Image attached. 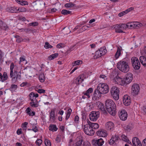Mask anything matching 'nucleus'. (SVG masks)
<instances>
[{"label":"nucleus","instance_id":"0eeeda50","mask_svg":"<svg viewBox=\"0 0 146 146\" xmlns=\"http://www.w3.org/2000/svg\"><path fill=\"white\" fill-rule=\"evenodd\" d=\"M133 74L130 73H129L126 75L124 78L123 79L122 84L123 85H127L130 83L133 79Z\"/></svg>","mask_w":146,"mask_h":146},{"label":"nucleus","instance_id":"4be33fe9","mask_svg":"<svg viewBox=\"0 0 146 146\" xmlns=\"http://www.w3.org/2000/svg\"><path fill=\"white\" fill-rule=\"evenodd\" d=\"M132 142L133 146H136V145L138 143L139 144L141 142L138 138L134 137L133 138L132 140Z\"/></svg>","mask_w":146,"mask_h":146},{"label":"nucleus","instance_id":"79ce46f5","mask_svg":"<svg viewBox=\"0 0 146 146\" xmlns=\"http://www.w3.org/2000/svg\"><path fill=\"white\" fill-rule=\"evenodd\" d=\"M134 25H135V28L137 27H140L143 26L142 24L138 22H134Z\"/></svg>","mask_w":146,"mask_h":146},{"label":"nucleus","instance_id":"2eb2a0df","mask_svg":"<svg viewBox=\"0 0 146 146\" xmlns=\"http://www.w3.org/2000/svg\"><path fill=\"white\" fill-rule=\"evenodd\" d=\"M98 135L100 137H105L107 135V131L103 129H101L96 132Z\"/></svg>","mask_w":146,"mask_h":146},{"label":"nucleus","instance_id":"1a4fd4ad","mask_svg":"<svg viewBox=\"0 0 146 146\" xmlns=\"http://www.w3.org/2000/svg\"><path fill=\"white\" fill-rule=\"evenodd\" d=\"M99 117V112L98 111H92L89 115L90 120L93 121H96Z\"/></svg>","mask_w":146,"mask_h":146},{"label":"nucleus","instance_id":"6e6d98bb","mask_svg":"<svg viewBox=\"0 0 146 146\" xmlns=\"http://www.w3.org/2000/svg\"><path fill=\"white\" fill-rule=\"evenodd\" d=\"M120 24V29L122 30H124L126 29L127 28V25L126 24Z\"/></svg>","mask_w":146,"mask_h":146},{"label":"nucleus","instance_id":"de8ad7c7","mask_svg":"<svg viewBox=\"0 0 146 146\" xmlns=\"http://www.w3.org/2000/svg\"><path fill=\"white\" fill-rule=\"evenodd\" d=\"M28 123L27 122H25L23 123L21 127L23 128V130L25 131H26V128H27V125H28Z\"/></svg>","mask_w":146,"mask_h":146},{"label":"nucleus","instance_id":"c85d7f7f","mask_svg":"<svg viewBox=\"0 0 146 146\" xmlns=\"http://www.w3.org/2000/svg\"><path fill=\"white\" fill-rule=\"evenodd\" d=\"M121 49L120 48L118 47L117 48V50L116 52L115 55V57L116 59H117L121 55Z\"/></svg>","mask_w":146,"mask_h":146},{"label":"nucleus","instance_id":"f8f14e48","mask_svg":"<svg viewBox=\"0 0 146 146\" xmlns=\"http://www.w3.org/2000/svg\"><path fill=\"white\" fill-rule=\"evenodd\" d=\"M119 116L121 120L125 121L127 118V113L125 110H122L119 113Z\"/></svg>","mask_w":146,"mask_h":146},{"label":"nucleus","instance_id":"412c9836","mask_svg":"<svg viewBox=\"0 0 146 146\" xmlns=\"http://www.w3.org/2000/svg\"><path fill=\"white\" fill-rule=\"evenodd\" d=\"M88 124L90 125L92 129H96L98 128L99 125L98 124L96 123H92L90 121L88 122Z\"/></svg>","mask_w":146,"mask_h":146},{"label":"nucleus","instance_id":"6ab92c4d","mask_svg":"<svg viewBox=\"0 0 146 146\" xmlns=\"http://www.w3.org/2000/svg\"><path fill=\"white\" fill-rule=\"evenodd\" d=\"M139 59L141 63L146 68V57L143 56H141Z\"/></svg>","mask_w":146,"mask_h":146},{"label":"nucleus","instance_id":"cd10ccee","mask_svg":"<svg viewBox=\"0 0 146 146\" xmlns=\"http://www.w3.org/2000/svg\"><path fill=\"white\" fill-rule=\"evenodd\" d=\"M93 91V89L92 88H90L86 92H84V95L87 96L88 98H90V96L89 94L92 92Z\"/></svg>","mask_w":146,"mask_h":146},{"label":"nucleus","instance_id":"ea45409f","mask_svg":"<svg viewBox=\"0 0 146 146\" xmlns=\"http://www.w3.org/2000/svg\"><path fill=\"white\" fill-rule=\"evenodd\" d=\"M134 22L133 23H128L126 24L127 25V28L132 29L135 28V25H134Z\"/></svg>","mask_w":146,"mask_h":146},{"label":"nucleus","instance_id":"8fccbe9b","mask_svg":"<svg viewBox=\"0 0 146 146\" xmlns=\"http://www.w3.org/2000/svg\"><path fill=\"white\" fill-rule=\"evenodd\" d=\"M100 106H99L98 108L100 109L101 110L103 111L104 112H106V110L105 108L104 107V105L102 103V105H101Z\"/></svg>","mask_w":146,"mask_h":146},{"label":"nucleus","instance_id":"052dcab7","mask_svg":"<svg viewBox=\"0 0 146 146\" xmlns=\"http://www.w3.org/2000/svg\"><path fill=\"white\" fill-rule=\"evenodd\" d=\"M126 14H127V13L126 12V11H123L119 13L118 14V15L119 16L121 17L123 15Z\"/></svg>","mask_w":146,"mask_h":146},{"label":"nucleus","instance_id":"f3484780","mask_svg":"<svg viewBox=\"0 0 146 146\" xmlns=\"http://www.w3.org/2000/svg\"><path fill=\"white\" fill-rule=\"evenodd\" d=\"M106 128L108 130H113L114 128V125L111 121H109L106 124Z\"/></svg>","mask_w":146,"mask_h":146},{"label":"nucleus","instance_id":"bf43d9fd","mask_svg":"<svg viewBox=\"0 0 146 146\" xmlns=\"http://www.w3.org/2000/svg\"><path fill=\"white\" fill-rule=\"evenodd\" d=\"M76 83L78 84H80V83H81L82 81H83V79L80 80L79 79V78H76Z\"/></svg>","mask_w":146,"mask_h":146},{"label":"nucleus","instance_id":"bb28decb","mask_svg":"<svg viewBox=\"0 0 146 146\" xmlns=\"http://www.w3.org/2000/svg\"><path fill=\"white\" fill-rule=\"evenodd\" d=\"M118 76V73L116 71H113L112 72L110 76V78L113 80Z\"/></svg>","mask_w":146,"mask_h":146},{"label":"nucleus","instance_id":"13d9d810","mask_svg":"<svg viewBox=\"0 0 146 146\" xmlns=\"http://www.w3.org/2000/svg\"><path fill=\"white\" fill-rule=\"evenodd\" d=\"M75 46V45L71 47L69 49L67 50V53H70L71 51H72L74 49V47Z\"/></svg>","mask_w":146,"mask_h":146},{"label":"nucleus","instance_id":"c9c22d12","mask_svg":"<svg viewBox=\"0 0 146 146\" xmlns=\"http://www.w3.org/2000/svg\"><path fill=\"white\" fill-rule=\"evenodd\" d=\"M111 139L113 140V141L115 142V144L118 141L119 137L118 136L115 135L114 136H112Z\"/></svg>","mask_w":146,"mask_h":146},{"label":"nucleus","instance_id":"3c124183","mask_svg":"<svg viewBox=\"0 0 146 146\" xmlns=\"http://www.w3.org/2000/svg\"><path fill=\"white\" fill-rule=\"evenodd\" d=\"M44 142L46 146H51V143L49 140L45 139Z\"/></svg>","mask_w":146,"mask_h":146},{"label":"nucleus","instance_id":"aec40b11","mask_svg":"<svg viewBox=\"0 0 146 146\" xmlns=\"http://www.w3.org/2000/svg\"><path fill=\"white\" fill-rule=\"evenodd\" d=\"M6 11L9 12L11 13H17V8H15L14 7H9L6 9Z\"/></svg>","mask_w":146,"mask_h":146},{"label":"nucleus","instance_id":"a878e982","mask_svg":"<svg viewBox=\"0 0 146 146\" xmlns=\"http://www.w3.org/2000/svg\"><path fill=\"white\" fill-rule=\"evenodd\" d=\"M49 130L53 132L56 131L58 129L56 125L53 124L50 125L49 127Z\"/></svg>","mask_w":146,"mask_h":146},{"label":"nucleus","instance_id":"338daca9","mask_svg":"<svg viewBox=\"0 0 146 146\" xmlns=\"http://www.w3.org/2000/svg\"><path fill=\"white\" fill-rule=\"evenodd\" d=\"M56 141L57 143H58L60 141V136L58 135L57 136L56 139Z\"/></svg>","mask_w":146,"mask_h":146},{"label":"nucleus","instance_id":"f03ea898","mask_svg":"<svg viewBox=\"0 0 146 146\" xmlns=\"http://www.w3.org/2000/svg\"><path fill=\"white\" fill-rule=\"evenodd\" d=\"M105 106L107 111L111 115L113 116L115 115L116 113V105L112 100L110 99L106 100Z\"/></svg>","mask_w":146,"mask_h":146},{"label":"nucleus","instance_id":"423d86ee","mask_svg":"<svg viewBox=\"0 0 146 146\" xmlns=\"http://www.w3.org/2000/svg\"><path fill=\"white\" fill-rule=\"evenodd\" d=\"M132 66L135 70H138L140 67V64L138 59L136 57H133L131 58Z\"/></svg>","mask_w":146,"mask_h":146},{"label":"nucleus","instance_id":"9b49d317","mask_svg":"<svg viewBox=\"0 0 146 146\" xmlns=\"http://www.w3.org/2000/svg\"><path fill=\"white\" fill-rule=\"evenodd\" d=\"M104 143V141L102 138L92 140V143L94 146H102Z\"/></svg>","mask_w":146,"mask_h":146},{"label":"nucleus","instance_id":"774afa93","mask_svg":"<svg viewBox=\"0 0 146 146\" xmlns=\"http://www.w3.org/2000/svg\"><path fill=\"white\" fill-rule=\"evenodd\" d=\"M37 92L38 93L40 94L44 93L45 92V90L42 89H39L38 90Z\"/></svg>","mask_w":146,"mask_h":146},{"label":"nucleus","instance_id":"680f3d73","mask_svg":"<svg viewBox=\"0 0 146 146\" xmlns=\"http://www.w3.org/2000/svg\"><path fill=\"white\" fill-rule=\"evenodd\" d=\"M115 32L117 33H123V31L122 30V29H117V28L115 29Z\"/></svg>","mask_w":146,"mask_h":146},{"label":"nucleus","instance_id":"393cba45","mask_svg":"<svg viewBox=\"0 0 146 146\" xmlns=\"http://www.w3.org/2000/svg\"><path fill=\"white\" fill-rule=\"evenodd\" d=\"M99 50L100 51V54L102 56L105 55L107 52L106 48L105 46L101 48Z\"/></svg>","mask_w":146,"mask_h":146},{"label":"nucleus","instance_id":"dca6fc26","mask_svg":"<svg viewBox=\"0 0 146 146\" xmlns=\"http://www.w3.org/2000/svg\"><path fill=\"white\" fill-rule=\"evenodd\" d=\"M9 29V27L7 25L2 21L0 20V29L7 31Z\"/></svg>","mask_w":146,"mask_h":146},{"label":"nucleus","instance_id":"a19ab883","mask_svg":"<svg viewBox=\"0 0 146 146\" xmlns=\"http://www.w3.org/2000/svg\"><path fill=\"white\" fill-rule=\"evenodd\" d=\"M72 110L71 109H68L67 110L66 119L67 120L69 117Z\"/></svg>","mask_w":146,"mask_h":146},{"label":"nucleus","instance_id":"a211bd4d","mask_svg":"<svg viewBox=\"0 0 146 146\" xmlns=\"http://www.w3.org/2000/svg\"><path fill=\"white\" fill-rule=\"evenodd\" d=\"M76 146H81L82 144L83 138L82 137L80 136L76 138Z\"/></svg>","mask_w":146,"mask_h":146},{"label":"nucleus","instance_id":"f704fd0d","mask_svg":"<svg viewBox=\"0 0 146 146\" xmlns=\"http://www.w3.org/2000/svg\"><path fill=\"white\" fill-rule=\"evenodd\" d=\"M62 14L64 15H67L71 13V11L65 9L62 10L61 12Z\"/></svg>","mask_w":146,"mask_h":146},{"label":"nucleus","instance_id":"f257e3e1","mask_svg":"<svg viewBox=\"0 0 146 146\" xmlns=\"http://www.w3.org/2000/svg\"><path fill=\"white\" fill-rule=\"evenodd\" d=\"M109 91V87L106 83H100L94 92L93 96L94 97H98L101 94H104L107 93Z\"/></svg>","mask_w":146,"mask_h":146},{"label":"nucleus","instance_id":"4c0bfd02","mask_svg":"<svg viewBox=\"0 0 146 146\" xmlns=\"http://www.w3.org/2000/svg\"><path fill=\"white\" fill-rule=\"evenodd\" d=\"M75 5V4L72 3H66L64 5V7H72Z\"/></svg>","mask_w":146,"mask_h":146},{"label":"nucleus","instance_id":"69168bd1","mask_svg":"<svg viewBox=\"0 0 146 146\" xmlns=\"http://www.w3.org/2000/svg\"><path fill=\"white\" fill-rule=\"evenodd\" d=\"M79 119V117L78 115H76L75 117L74 121L76 123H78Z\"/></svg>","mask_w":146,"mask_h":146},{"label":"nucleus","instance_id":"5701e85b","mask_svg":"<svg viewBox=\"0 0 146 146\" xmlns=\"http://www.w3.org/2000/svg\"><path fill=\"white\" fill-rule=\"evenodd\" d=\"M54 113V110H52L50 112V121L51 119L53 121H54L55 120Z\"/></svg>","mask_w":146,"mask_h":146},{"label":"nucleus","instance_id":"e2e57ef3","mask_svg":"<svg viewBox=\"0 0 146 146\" xmlns=\"http://www.w3.org/2000/svg\"><path fill=\"white\" fill-rule=\"evenodd\" d=\"M107 142L110 145L115 144V142L113 141L111 138L110 140H108Z\"/></svg>","mask_w":146,"mask_h":146},{"label":"nucleus","instance_id":"c756f323","mask_svg":"<svg viewBox=\"0 0 146 146\" xmlns=\"http://www.w3.org/2000/svg\"><path fill=\"white\" fill-rule=\"evenodd\" d=\"M17 88L18 86L17 85L12 84L11 85L9 89L12 92H14L17 89Z\"/></svg>","mask_w":146,"mask_h":146},{"label":"nucleus","instance_id":"4468645a","mask_svg":"<svg viewBox=\"0 0 146 146\" xmlns=\"http://www.w3.org/2000/svg\"><path fill=\"white\" fill-rule=\"evenodd\" d=\"M43 3V2L40 1H36L33 2L32 3V5L35 10H37L38 8Z\"/></svg>","mask_w":146,"mask_h":146},{"label":"nucleus","instance_id":"49530a36","mask_svg":"<svg viewBox=\"0 0 146 146\" xmlns=\"http://www.w3.org/2000/svg\"><path fill=\"white\" fill-rule=\"evenodd\" d=\"M39 78L40 81L43 82L44 81V76L43 74H40L39 76Z\"/></svg>","mask_w":146,"mask_h":146},{"label":"nucleus","instance_id":"7ed1b4c3","mask_svg":"<svg viewBox=\"0 0 146 146\" xmlns=\"http://www.w3.org/2000/svg\"><path fill=\"white\" fill-rule=\"evenodd\" d=\"M10 71L9 77L12 78V80L17 81L20 80L21 78L20 75L21 72L17 71V70L15 68V66L13 63H11L10 66Z\"/></svg>","mask_w":146,"mask_h":146},{"label":"nucleus","instance_id":"e433bc0d","mask_svg":"<svg viewBox=\"0 0 146 146\" xmlns=\"http://www.w3.org/2000/svg\"><path fill=\"white\" fill-rule=\"evenodd\" d=\"M15 37L16 38V40L17 42H20L23 40V38L19 35H15Z\"/></svg>","mask_w":146,"mask_h":146},{"label":"nucleus","instance_id":"6e6552de","mask_svg":"<svg viewBox=\"0 0 146 146\" xmlns=\"http://www.w3.org/2000/svg\"><path fill=\"white\" fill-rule=\"evenodd\" d=\"M83 129L84 133L86 135H93L94 134L95 131L92 129L90 125L88 124L84 125Z\"/></svg>","mask_w":146,"mask_h":146},{"label":"nucleus","instance_id":"09e8293b","mask_svg":"<svg viewBox=\"0 0 146 146\" xmlns=\"http://www.w3.org/2000/svg\"><path fill=\"white\" fill-rule=\"evenodd\" d=\"M44 47L46 49H48L52 48V46L49 44L48 42H46L45 43V45L44 46Z\"/></svg>","mask_w":146,"mask_h":146},{"label":"nucleus","instance_id":"9d476101","mask_svg":"<svg viewBox=\"0 0 146 146\" xmlns=\"http://www.w3.org/2000/svg\"><path fill=\"white\" fill-rule=\"evenodd\" d=\"M140 87L138 84H134L132 87V93L133 95H137L139 92Z\"/></svg>","mask_w":146,"mask_h":146},{"label":"nucleus","instance_id":"a18cd8bd","mask_svg":"<svg viewBox=\"0 0 146 146\" xmlns=\"http://www.w3.org/2000/svg\"><path fill=\"white\" fill-rule=\"evenodd\" d=\"M30 105L34 108L37 107L38 106V104L37 103H35L34 101L31 102L30 103Z\"/></svg>","mask_w":146,"mask_h":146},{"label":"nucleus","instance_id":"473e14b6","mask_svg":"<svg viewBox=\"0 0 146 146\" xmlns=\"http://www.w3.org/2000/svg\"><path fill=\"white\" fill-rule=\"evenodd\" d=\"M100 51L99 50L96 51L95 53V55L94 56V58L95 59H97L102 56V55L100 54Z\"/></svg>","mask_w":146,"mask_h":146},{"label":"nucleus","instance_id":"5fc2aeb1","mask_svg":"<svg viewBox=\"0 0 146 146\" xmlns=\"http://www.w3.org/2000/svg\"><path fill=\"white\" fill-rule=\"evenodd\" d=\"M65 46V44H64L60 43L56 45V47L58 48H62Z\"/></svg>","mask_w":146,"mask_h":146},{"label":"nucleus","instance_id":"37998d69","mask_svg":"<svg viewBox=\"0 0 146 146\" xmlns=\"http://www.w3.org/2000/svg\"><path fill=\"white\" fill-rule=\"evenodd\" d=\"M17 12L18 11H19V12H25L27 10V9L23 7H21L19 8H18L17 9Z\"/></svg>","mask_w":146,"mask_h":146},{"label":"nucleus","instance_id":"2f4dec72","mask_svg":"<svg viewBox=\"0 0 146 146\" xmlns=\"http://www.w3.org/2000/svg\"><path fill=\"white\" fill-rule=\"evenodd\" d=\"M58 54L57 53L52 54L49 56L48 57V58L49 60H52L57 57L58 56Z\"/></svg>","mask_w":146,"mask_h":146},{"label":"nucleus","instance_id":"58836bf2","mask_svg":"<svg viewBox=\"0 0 146 146\" xmlns=\"http://www.w3.org/2000/svg\"><path fill=\"white\" fill-rule=\"evenodd\" d=\"M124 129L125 130L128 131H129L132 129V127L130 124H129L126 126H124Z\"/></svg>","mask_w":146,"mask_h":146},{"label":"nucleus","instance_id":"603ef678","mask_svg":"<svg viewBox=\"0 0 146 146\" xmlns=\"http://www.w3.org/2000/svg\"><path fill=\"white\" fill-rule=\"evenodd\" d=\"M42 143V140L41 139H37L36 141V143L37 145L40 146Z\"/></svg>","mask_w":146,"mask_h":146},{"label":"nucleus","instance_id":"0e129e2a","mask_svg":"<svg viewBox=\"0 0 146 146\" xmlns=\"http://www.w3.org/2000/svg\"><path fill=\"white\" fill-rule=\"evenodd\" d=\"M26 112L30 115H31V110L29 108H27L26 110Z\"/></svg>","mask_w":146,"mask_h":146},{"label":"nucleus","instance_id":"7c9ffc66","mask_svg":"<svg viewBox=\"0 0 146 146\" xmlns=\"http://www.w3.org/2000/svg\"><path fill=\"white\" fill-rule=\"evenodd\" d=\"M121 138L122 139L129 143L131 144V142L128 139L127 137L125 135H122L121 136Z\"/></svg>","mask_w":146,"mask_h":146},{"label":"nucleus","instance_id":"ddd939ff","mask_svg":"<svg viewBox=\"0 0 146 146\" xmlns=\"http://www.w3.org/2000/svg\"><path fill=\"white\" fill-rule=\"evenodd\" d=\"M123 101L125 105L126 106L129 105L131 102L130 97L127 95H124L123 97Z\"/></svg>","mask_w":146,"mask_h":146},{"label":"nucleus","instance_id":"20e7f679","mask_svg":"<svg viewBox=\"0 0 146 146\" xmlns=\"http://www.w3.org/2000/svg\"><path fill=\"white\" fill-rule=\"evenodd\" d=\"M117 68L121 72L126 73L130 69L129 63L127 61L122 60L118 62L117 65Z\"/></svg>","mask_w":146,"mask_h":146},{"label":"nucleus","instance_id":"b1692460","mask_svg":"<svg viewBox=\"0 0 146 146\" xmlns=\"http://www.w3.org/2000/svg\"><path fill=\"white\" fill-rule=\"evenodd\" d=\"M117 84H120L121 85L122 84V80L123 79L119 77L118 76L116 77L113 80Z\"/></svg>","mask_w":146,"mask_h":146},{"label":"nucleus","instance_id":"864d4df0","mask_svg":"<svg viewBox=\"0 0 146 146\" xmlns=\"http://www.w3.org/2000/svg\"><path fill=\"white\" fill-rule=\"evenodd\" d=\"M29 97L31 101H34L33 98L34 97V93L31 92L29 94Z\"/></svg>","mask_w":146,"mask_h":146},{"label":"nucleus","instance_id":"c03bdc74","mask_svg":"<svg viewBox=\"0 0 146 146\" xmlns=\"http://www.w3.org/2000/svg\"><path fill=\"white\" fill-rule=\"evenodd\" d=\"M82 61L80 60H78L77 61H75L74 62H73L72 65L73 66H76L77 65H78L80 64H81L82 63Z\"/></svg>","mask_w":146,"mask_h":146},{"label":"nucleus","instance_id":"72a5a7b5","mask_svg":"<svg viewBox=\"0 0 146 146\" xmlns=\"http://www.w3.org/2000/svg\"><path fill=\"white\" fill-rule=\"evenodd\" d=\"M8 78V76L6 72H5L3 73V74L2 75V78L1 79V81L3 82L6 80Z\"/></svg>","mask_w":146,"mask_h":146},{"label":"nucleus","instance_id":"4d7b16f0","mask_svg":"<svg viewBox=\"0 0 146 146\" xmlns=\"http://www.w3.org/2000/svg\"><path fill=\"white\" fill-rule=\"evenodd\" d=\"M38 25V22H34L31 23H29V25L30 26H36Z\"/></svg>","mask_w":146,"mask_h":146},{"label":"nucleus","instance_id":"39448f33","mask_svg":"<svg viewBox=\"0 0 146 146\" xmlns=\"http://www.w3.org/2000/svg\"><path fill=\"white\" fill-rule=\"evenodd\" d=\"M119 89L116 86L112 87L111 89L110 93L111 96L116 100L119 99Z\"/></svg>","mask_w":146,"mask_h":146}]
</instances>
